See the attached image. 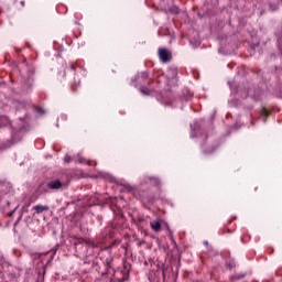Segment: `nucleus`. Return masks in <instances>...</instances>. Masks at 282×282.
<instances>
[{"mask_svg": "<svg viewBox=\"0 0 282 282\" xmlns=\"http://www.w3.org/2000/svg\"><path fill=\"white\" fill-rule=\"evenodd\" d=\"M166 270H169L167 268H164L162 270L156 269V270H152L149 275L148 279L150 282H164L166 281Z\"/></svg>", "mask_w": 282, "mask_h": 282, "instance_id": "f257e3e1", "label": "nucleus"}, {"mask_svg": "<svg viewBox=\"0 0 282 282\" xmlns=\"http://www.w3.org/2000/svg\"><path fill=\"white\" fill-rule=\"evenodd\" d=\"M47 188L48 191H62V188H65V182L56 178L47 182Z\"/></svg>", "mask_w": 282, "mask_h": 282, "instance_id": "f03ea898", "label": "nucleus"}, {"mask_svg": "<svg viewBox=\"0 0 282 282\" xmlns=\"http://www.w3.org/2000/svg\"><path fill=\"white\" fill-rule=\"evenodd\" d=\"M218 147H219V144H217V143L208 144V143L204 142L202 144V151L205 155H210V154L215 153V151H217Z\"/></svg>", "mask_w": 282, "mask_h": 282, "instance_id": "7ed1b4c3", "label": "nucleus"}, {"mask_svg": "<svg viewBox=\"0 0 282 282\" xmlns=\"http://www.w3.org/2000/svg\"><path fill=\"white\" fill-rule=\"evenodd\" d=\"M159 57L162 63H169V61H171L173 56L171 55V52H169V50L159 48Z\"/></svg>", "mask_w": 282, "mask_h": 282, "instance_id": "20e7f679", "label": "nucleus"}, {"mask_svg": "<svg viewBox=\"0 0 282 282\" xmlns=\"http://www.w3.org/2000/svg\"><path fill=\"white\" fill-rule=\"evenodd\" d=\"M129 279V273H122L121 271H115L111 281L112 282H124Z\"/></svg>", "mask_w": 282, "mask_h": 282, "instance_id": "39448f33", "label": "nucleus"}, {"mask_svg": "<svg viewBox=\"0 0 282 282\" xmlns=\"http://www.w3.org/2000/svg\"><path fill=\"white\" fill-rule=\"evenodd\" d=\"M104 265L106 267V271H101V276H105V274H111V270H113V258L106 259Z\"/></svg>", "mask_w": 282, "mask_h": 282, "instance_id": "423d86ee", "label": "nucleus"}, {"mask_svg": "<svg viewBox=\"0 0 282 282\" xmlns=\"http://www.w3.org/2000/svg\"><path fill=\"white\" fill-rule=\"evenodd\" d=\"M144 182L150 183L152 186H156L158 188L162 186V181H160V177L158 176H145Z\"/></svg>", "mask_w": 282, "mask_h": 282, "instance_id": "0eeeda50", "label": "nucleus"}, {"mask_svg": "<svg viewBox=\"0 0 282 282\" xmlns=\"http://www.w3.org/2000/svg\"><path fill=\"white\" fill-rule=\"evenodd\" d=\"M149 78V72H141L138 76H135L132 80L134 83H138V85H142V83H144V80H148Z\"/></svg>", "mask_w": 282, "mask_h": 282, "instance_id": "6e6552de", "label": "nucleus"}, {"mask_svg": "<svg viewBox=\"0 0 282 282\" xmlns=\"http://www.w3.org/2000/svg\"><path fill=\"white\" fill-rule=\"evenodd\" d=\"M36 193L40 195H47V193H50V187H47V183L46 185L40 184L36 188Z\"/></svg>", "mask_w": 282, "mask_h": 282, "instance_id": "1a4fd4ad", "label": "nucleus"}, {"mask_svg": "<svg viewBox=\"0 0 282 282\" xmlns=\"http://www.w3.org/2000/svg\"><path fill=\"white\" fill-rule=\"evenodd\" d=\"M33 210H35L36 215H41V213H45V210H50V206H47V205H35L33 207Z\"/></svg>", "mask_w": 282, "mask_h": 282, "instance_id": "9d476101", "label": "nucleus"}, {"mask_svg": "<svg viewBox=\"0 0 282 282\" xmlns=\"http://www.w3.org/2000/svg\"><path fill=\"white\" fill-rule=\"evenodd\" d=\"M139 91H141L143 96H153V94L155 93V90L150 89L147 86H140Z\"/></svg>", "mask_w": 282, "mask_h": 282, "instance_id": "9b49d317", "label": "nucleus"}, {"mask_svg": "<svg viewBox=\"0 0 282 282\" xmlns=\"http://www.w3.org/2000/svg\"><path fill=\"white\" fill-rule=\"evenodd\" d=\"M150 226L154 232H160V230H162V224H160V221H152Z\"/></svg>", "mask_w": 282, "mask_h": 282, "instance_id": "f8f14e48", "label": "nucleus"}, {"mask_svg": "<svg viewBox=\"0 0 282 282\" xmlns=\"http://www.w3.org/2000/svg\"><path fill=\"white\" fill-rule=\"evenodd\" d=\"M246 278V273H236L230 276L231 281H241V279Z\"/></svg>", "mask_w": 282, "mask_h": 282, "instance_id": "ddd939ff", "label": "nucleus"}, {"mask_svg": "<svg viewBox=\"0 0 282 282\" xmlns=\"http://www.w3.org/2000/svg\"><path fill=\"white\" fill-rule=\"evenodd\" d=\"M133 221L137 226H141L142 224H144V217L138 216L133 218Z\"/></svg>", "mask_w": 282, "mask_h": 282, "instance_id": "4468645a", "label": "nucleus"}, {"mask_svg": "<svg viewBox=\"0 0 282 282\" xmlns=\"http://www.w3.org/2000/svg\"><path fill=\"white\" fill-rule=\"evenodd\" d=\"M93 268H95L97 272H100V267L98 265V259L93 261Z\"/></svg>", "mask_w": 282, "mask_h": 282, "instance_id": "2eb2a0df", "label": "nucleus"}, {"mask_svg": "<svg viewBox=\"0 0 282 282\" xmlns=\"http://www.w3.org/2000/svg\"><path fill=\"white\" fill-rule=\"evenodd\" d=\"M193 99V94H187V95H184L183 97V100H185V102H188V100H192Z\"/></svg>", "mask_w": 282, "mask_h": 282, "instance_id": "dca6fc26", "label": "nucleus"}, {"mask_svg": "<svg viewBox=\"0 0 282 282\" xmlns=\"http://www.w3.org/2000/svg\"><path fill=\"white\" fill-rule=\"evenodd\" d=\"M161 104L164 105V107H173V101L162 100Z\"/></svg>", "mask_w": 282, "mask_h": 282, "instance_id": "f3484780", "label": "nucleus"}, {"mask_svg": "<svg viewBox=\"0 0 282 282\" xmlns=\"http://www.w3.org/2000/svg\"><path fill=\"white\" fill-rule=\"evenodd\" d=\"M261 116L263 117V120H264V122H265V120L268 119V110L262 109V110H261Z\"/></svg>", "mask_w": 282, "mask_h": 282, "instance_id": "a211bd4d", "label": "nucleus"}, {"mask_svg": "<svg viewBox=\"0 0 282 282\" xmlns=\"http://www.w3.org/2000/svg\"><path fill=\"white\" fill-rule=\"evenodd\" d=\"M85 238H76V241L74 242V246H78V243H84Z\"/></svg>", "mask_w": 282, "mask_h": 282, "instance_id": "6ab92c4d", "label": "nucleus"}, {"mask_svg": "<svg viewBox=\"0 0 282 282\" xmlns=\"http://www.w3.org/2000/svg\"><path fill=\"white\" fill-rule=\"evenodd\" d=\"M147 200H148V204H153V202H155V196L152 195V196L148 197Z\"/></svg>", "mask_w": 282, "mask_h": 282, "instance_id": "aec40b11", "label": "nucleus"}, {"mask_svg": "<svg viewBox=\"0 0 282 282\" xmlns=\"http://www.w3.org/2000/svg\"><path fill=\"white\" fill-rule=\"evenodd\" d=\"M64 162H66V164H69V162H72V156L66 155V156L64 158Z\"/></svg>", "mask_w": 282, "mask_h": 282, "instance_id": "412c9836", "label": "nucleus"}, {"mask_svg": "<svg viewBox=\"0 0 282 282\" xmlns=\"http://www.w3.org/2000/svg\"><path fill=\"white\" fill-rule=\"evenodd\" d=\"M235 267H236L235 262H227V268H229V270H232V268Z\"/></svg>", "mask_w": 282, "mask_h": 282, "instance_id": "4be33fe9", "label": "nucleus"}, {"mask_svg": "<svg viewBox=\"0 0 282 282\" xmlns=\"http://www.w3.org/2000/svg\"><path fill=\"white\" fill-rule=\"evenodd\" d=\"M270 8H271L273 11L279 10V7L273 6V4H270Z\"/></svg>", "mask_w": 282, "mask_h": 282, "instance_id": "5701e85b", "label": "nucleus"}, {"mask_svg": "<svg viewBox=\"0 0 282 282\" xmlns=\"http://www.w3.org/2000/svg\"><path fill=\"white\" fill-rule=\"evenodd\" d=\"M37 112L39 113H45V110H43V108H37Z\"/></svg>", "mask_w": 282, "mask_h": 282, "instance_id": "b1692460", "label": "nucleus"}, {"mask_svg": "<svg viewBox=\"0 0 282 282\" xmlns=\"http://www.w3.org/2000/svg\"><path fill=\"white\" fill-rule=\"evenodd\" d=\"M12 215H14V210L8 213V217H12Z\"/></svg>", "mask_w": 282, "mask_h": 282, "instance_id": "393cba45", "label": "nucleus"}, {"mask_svg": "<svg viewBox=\"0 0 282 282\" xmlns=\"http://www.w3.org/2000/svg\"><path fill=\"white\" fill-rule=\"evenodd\" d=\"M173 76H177V69L172 70Z\"/></svg>", "mask_w": 282, "mask_h": 282, "instance_id": "a878e982", "label": "nucleus"}, {"mask_svg": "<svg viewBox=\"0 0 282 282\" xmlns=\"http://www.w3.org/2000/svg\"><path fill=\"white\" fill-rule=\"evenodd\" d=\"M0 186H8V183L0 182Z\"/></svg>", "mask_w": 282, "mask_h": 282, "instance_id": "bb28decb", "label": "nucleus"}, {"mask_svg": "<svg viewBox=\"0 0 282 282\" xmlns=\"http://www.w3.org/2000/svg\"><path fill=\"white\" fill-rule=\"evenodd\" d=\"M15 52H17L18 54H20L21 48H15Z\"/></svg>", "mask_w": 282, "mask_h": 282, "instance_id": "cd10ccee", "label": "nucleus"}, {"mask_svg": "<svg viewBox=\"0 0 282 282\" xmlns=\"http://www.w3.org/2000/svg\"><path fill=\"white\" fill-rule=\"evenodd\" d=\"M21 6H22V7H25V1H21Z\"/></svg>", "mask_w": 282, "mask_h": 282, "instance_id": "c85d7f7f", "label": "nucleus"}, {"mask_svg": "<svg viewBox=\"0 0 282 282\" xmlns=\"http://www.w3.org/2000/svg\"><path fill=\"white\" fill-rule=\"evenodd\" d=\"M70 69H76V66L73 64V65L70 66Z\"/></svg>", "mask_w": 282, "mask_h": 282, "instance_id": "c756f323", "label": "nucleus"}, {"mask_svg": "<svg viewBox=\"0 0 282 282\" xmlns=\"http://www.w3.org/2000/svg\"><path fill=\"white\" fill-rule=\"evenodd\" d=\"M127 191H129V193H131L132 188L131 187H127Z\"/></svg>", "mask_w": 282, "mask_h": 282, "instance_id": "7c9ffc66", "label": "nucleus"}, {"mask_svg": "<svg viewBox=\"0 0 282 282\" xmlns=\"http://www.w3.org/2000/svg\"><path fill=\"white\" fill-rule=\"evenodd\" d=\"M72 90H73V91H76V87L72 86Z\"/></svg>", "mask_w": 282, "mask_h": 282, "instance_id": "2f4dec72", "label": "nucleus"}, {"mask_svg": "<svg viewBox=\"0 0 282 282\" xmlns=\"http://www.w3.org/2000/svg\"><path fill=\"white\" fill-rule=\"evenodd\" d=\"M151 83H153V79H150V83H149V85H151Z\"/></svg>", "mask_w": 282, "mask_h": 282, "instance_id": "473e14b6", "label": "nucleus"}, {"mask_svg": "<svg viewBox=\"0 0 282 282\" xmlns=\"http://www.w3.org/2000/svg\"><path fill=\"white\" fill-rule=\"evenodd\" d=\"M144 265H149V262L145 261V262H144Z\"/></svg>", "mask_w": 282, "mask_h": 282, "instance_id": "72a5a7b5", "label": "nucleus"}, {"mask_svg": "<svg viewBox=\"0 0 282 282\" xmlns=\"http://www.w3.org/2000/svg\"><path fill=\"white\" fill-rule=\"evenodd\" d=\"M205 246H208V241H205Z\"/></svg>", "mask_w": 282, "mask_h": 282, "instance_id": "f704fd0d", "label": "nucleus"}, {"mask_svg": "<svg viewBox=\"0 0 282 282\" xmlns=\"http://www.w3.org/2000/svg\"><path fill=\"white\" fill-rule=\"evenodd\" d=\"M8 192H3V194L6 195Z\"/></svg>", "mask_w": 282, "mask_h": 282, "instance_id": "c9c22d12", "label": "nucleus"}]
</instances>
